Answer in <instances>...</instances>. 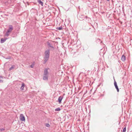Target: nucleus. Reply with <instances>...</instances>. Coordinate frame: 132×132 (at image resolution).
I'll use <instances>...</instances> for the list:
<instances>
[{
    "instance_id": "nucleus-1",
    "label": "nucleus",
    "mask_w": 132,
    "mask_h": 132,
    "mask_svg": "<svg viewBox=\"0 0 132 132\" xmlns=\"http://www.w3.org/2000/svg\"><path fill=\"white\" fill-rule=\"evenodd\" d=\"M50 50H48L45 51V52L44 56V63H45L48 60L50 57Z\"/></svg>"
},
{
    "instance_id": "nucleus-2",
    "label": "nucleus",
    "mask_w": 132,
    "mask_h": 132,
    "mask_svg": "<svg viewBox=\"0 0 132 132\" xmlns=\"http://www.w3.org/2000/svg\"><path fill=\"white\" fill-rule=\"evenodd\" d=\"M77 16L78 19L79 20H83L85 19L86 22H88L90 20L89 18L87 17V16H85L84 15L82 14L79 15L78 16V15Z\"/></svg>"
},
{
    "instance_id": "nucleus-3",
    "label": "nucleus",
    "mask_w": 132,
    "mask_h": 132,
    "mask_svg": "<svg viewBox=\"0 0 132 132\" xmlns=\"http://www.w3.org/2000/svg\"><path fill=\"white\" fill-rule=\"evenodd\" d=\"M48 71L47 69L46 68L44 69L43 76V79L44 80H47L48 77Z\"/></svg>"
},
{
    "instance_id": "nucleus-4",
    "label": "nucleus",
    "mask_w": 132,
    "mask_h": 132,
    "mask_svg": "<svg viewBox=\"0 0 132 132\" xmlns=\"http://www.w3.org/2000/svg\"><path fill=\"white\" fill-rule=\"evenodd\" d=\"M13 29V27L12 25H10L9 26V29L7 30L5 36L8 37L12 32Z\"/></svg>"
},
{
    "instance_id": "nucleus-5",
    "label": "nucleus",
    "mask_w": 132,
    "mask_h": 132,
    "mask_svg": "<svg viewBox=\"0 0 132 132\" xmlns=\"http://www.w3.org/2000/svg\"><path fill=\"white\" fill-rule=\"evenodd\" d=\"M113 79L114 80V85L115 86V87L116 89H117V91L118 92H119V89L118 88V87L117 84V83L116 82V81L115 79L114 78V77H113Z\"/></svg>"
},
{
    "instance_id": "nucleus-6",
    "label": "nucleus",
    "mask_w": 132,
    "mask_h": 132,
    "mask_svg": "<svg viewBox=\"0 0 132 132\" xmlns=\"http://www.w3.org/2000/svg\"><path fill=\"white\" fill-rule=\"evenodd\" d=\"M20 120L22 121H24L25 120V117L22 114H21L20 115Z\"/></svg>"
},
{
    "instance_id": "nucleus-7",
    "label": "nucleus",
    "mask_w": 132,
    "mask_h": 132,
    "mask_svg": "<svg viewBox=\"0 0 132 132\" xmlns=\"http://www.w3.org/2000/svg\"><path fill=\"white\" fill-rule=\"evenodd\" d=\"M63 97L62 96H61L59 97L58 99V100L59 103L60 104L61 103Z\"/></svg>"
},
{
    "instance_id": "nucleus-8",
    "label": "nucleus",
    "mask_w": 132,
    "mask_h": 132,
    "mask_svg": "<svg viewBox=\"0 0 132 132\" xmlns=\"http://www.w3.org/2000/svg\"><path fill=\"white\" fill-rule=\"evenodd\" d=\"M125 60H126L125 56L124 55H123L122 56L121 59V60L122 61H124Z\"/></svg>"
},
{
    "instance_id": "nucleus-9",
    "label": "nucleus",
    "mask_w": 132,
    "mask_h": 132,
    "mask_svg": "<svg viewBox=\"0 0 132 132\" xmlns=\"http://www.w3.org/2000/svg\"><path fill=\"white\" fill-rule=\"evenodd\" d=\"M48 45L50 47L54 48V47L52 45V44L51 43L48 42L47 43Z\"/></svg>"
},
{
    "instance_id": "nucleus-10",
    "label": "nucleus",
    "mask_w": 132,
    "mask_h": 132,
    "mask_svg": "<svg viewBox=\"0 0 132 132\" xmlns=\"http://www.w3.org/2000/svg\"><path fill=\"white\" fill-rule=\"evenodd\" d=\"M38 2L42 6L43 5V3L40 0H38Z\"/></svg>"
},
{
    "instance_id": "nucleus-11",
    "label": "nucleus",
    "mask_w": 132,
    "mask_h": 132,
    "mask_svg": "<svg viewBox=\"0 0 132 132\" xmlns=\"http://www.w3.org/2000/svg\"><path fill=\"white\" fill-rule=\"evenodd\" d=\"M6 39H4L3 38H2L1 40V43H4L6 40Z\"/></svg>"
},
{
    "instance_id": "nucleus-12",
    "label": "nucleus",
    "mask_w": 132,
    "mask_h": 132,
    "mask_svg": "<svg viewBox=\"0 0 132 132\" xmlns=\"http://www.w3.org/2000/svg\"><path fill=\"white\" fill-rule=\"evenodd\" d=\"M24 87V83H23L22 84V86L20 88V89L22 90L23 89V88Z\"/></svg>"
},
{
    "instance_id": "nucleus-13",
    "label": "nucleus",
    "mask_w": 132,
    "mask_h": 132,
    "mask_svg": "<svg viewBox=\"0 0 132 132\" xmlns=\"http://www.w3.org/2000/svg\"><path fill=\"white\" fill-rule=\"evenodd\" d=\"M15 66L14 65H12L11 67L9 69V70L10 71H11L12 69L14 68Z\"/></svg>"
},
{
    "instance_id": "nucleus-14",
    "label": "nucleus",
    "mask_w": 132,
    "mask_h": 132,
    "mask_svg": "<svg viewBox=\"0 0 132 132\" xmlns=\"http://www.w3.org/2000/svg\"><path fill=\"white\" fill-rule=\"evenodd\" d=\"M63 29V27L62 26H60V27L57 28H56V29L59 30H60L62 29Z\"/></svg>"
},
{
    "instance_id": "nucleus-15",
    "label": "nucleus",
    "mask_w": 132,
    "mask_h": 132,
    "mask_svg": "<svg viewBox=\"0 0 132 132\" xmlns=\"http://www.w3.org/2000/svg\"><path fill=\"white\" fill-rule=\"evenodd\" d=\"M61 110V109L59 108H58L55 109V111H59Z\"/></svg>"
},
{
    "instance_id": "nucleus-16",
    "label": "nucleus",
    "mask_w": 132,
    "mask_h": 132,
    "mask_svg": "<svg viewBox=\"0 0 132 132\" xmlns=\"http://www.w3.org/2000/svg\"><path fill=\"white\" fill-rule=\"evenodd\" d=\"M45 126L46 127H49L50 126V125L49 123H46Z\"/></svg>"
},
{
    "instance_id": "nucleus-17",
    "label": "nucleus",
    "mask_w": 132,
    "mask_h": 132,
    "mask_svg": "<svg viewBox=\"0 0 132 132\" xmlns=\"http://www.w3.org/2000/svg\"><path fill=\"white\" fill-rule=\"evenodd\" d=\"M126 130V127H124L123 129V131L122 132H125Z\"/></svg>"
},
{
    "instance_id": "nucleus-18",
    "label": "nucleus",
    "mask_w": 132,
    "mask_h": 132,
    "mask_svg": "<svg viewBox=\"0 0 132 132\" xmlns=\"http://www.w3.org/2000/svg\"><path fill=\"white\" fill-rule=\"evenodd\" d=\"M5 130V129L4 128H0V130L1 131H4Z\"/></svg>"
},
{
    "instance_id": "nucleus-19",
    "label": "nucleus",
    "mask_w": 132,
    "mask_h": 132,
    "mask_svg": "<svg viewBox=\"0 0 132 132\" xmlns=\"http://www.w3.org/2000/svg\"><path fill=\"white\" fill-rule=\"evenodd\" d=\"M3 79V78L1 76H0V82H1L2 81V79Z\"/></svg>"
},
{
    "instance_id": "nucleus-20",
    "label": "nucleus",
    "mask_w": 132,
    "mask_h": 132,
    "mask_svg": "<svg viewBox=\"0 0 132 132\" xmlns=\"http://www.w3.org/2000/svg\"><path fill=\"white\" fill-rule=\"evenodd\" d=\"M34 65L33 64H32L30 65V67L31 68H33L34 67Z\"/></svg>"
},
{
    "instance_id": "nucleus-21",
    "label": "nucleus",
    "mask_w": 132,
    "mask_h": 132,
    "mask_svg": "<svg viewBox=\"0 0 132 132\" xmlns=\"http://www.w3.org/2000/svg\"><path fill=\"white\" fill-rule=\"evenodd\" d=\"M97 41H100V39H97Z\"/></svg>"
},
{
    "instance_id": "nucleus-22",
    "label": "nucleus",
    "mask_w": 132,
    "mask_h": 132,
    "mask_svg": "<svg viewBox=\"0 0 132 132\" xmlns=\"http://www.w3.org/2000/svg\"><path fill=\"white\" fill-rule=\"evenodd\" d=\"M107 1H109V0H106Z\"/></svg>"
},
{
    "instance_id": "nucleus-23",
    "label": "nucleus",
    "mask_w": 132,
    "mask_h": 132,
    "mask_svg": "<svg viewBox=\"0 0 132 132\" xmlns=\"http://www.w3.org/2000/svg\"><path fill=\"white\" fill-rule=\"evenodd\" d=\"M102 41H101V42H100V43H102Z\"/></svg>"
}]
</instances>
